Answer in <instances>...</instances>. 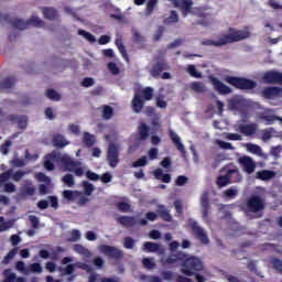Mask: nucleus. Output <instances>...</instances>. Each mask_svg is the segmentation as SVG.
Instances as JSON below:
<instances>
[{"label":"nucleus","mask_w":282,"mask_h":282,"mask_svg":"<svg viewBox=\"0 0 282 282\" xmlns=\"http://www.w3.org/2000/svg\"><path fill=\"white\" fill-rule=\"evenodd\" d=\"M187 73L193 78H202V73L197 72V68H195V65L193 64L187 65Z\"/></svg>","instance_id":"8fccbe9b"},{"label":"nucleus","mask_w":282,"mask_h":282,"mask_svg":"<svg viewBox=\"0 0 282 282\" xmlns=\"http://www.w3.org/2000/svg\"><path fill=\"white\" fill-rule=\"evenodd\" d=\"M191 87L193 91H196V94H204V91H206V87H204V84L199 82L192 83Z\"/></svg>","instance_id":"3c124183"},{"label":"nucleus","mask_w":282,"mask_h":282,"mask_svg":"<svg viewBox=\"0 0 282 282\" xmlns=\"http://www.w3.org/2000/svg\"><path fill=\"white\" fill-rule=\"evenodd\" d=\"M42 12L44 19H47L48 21H56V19H58V11L52 7H44Z\"/></svg>","instance_id":"a878e982"},{"label":"nucleus","mask_w":282,"mask_h":282,"mask_svg":"<svg viewBox=\"0 0 282 282\" xmlns=\"http://www.w3.org/2000/svg\"><path fill=\"white\" fill-rule=\"evenodd\" d=\"M225 170H227V174L229 175L231 184H237V182H241V180L243 178L241 176V172H239V167H237V165L232 163L225 167Z\"/></svg>","instance_id":"ddd939ff"},{"label":"nucleus","mask_w":282,"mask_h":282,"mask_svg":"<svg viewBox=\"0 0 282 282\" xmlns=\"http://www.w3.org/2000/svg\"><path fill=\"white\" fill-rule=\"evenodd\" d=\"M274 175H275L274 171H270V170H262L256 173L257 180H261L262 182H268L269 180H272Z\"/></svg>","instance_id":"bb28decb"},{"label":"nucleus","mask_w":282,"mask_h":282,"mask_svg":"<svg viewBox=\"0 0 282 282\" xmlns=\"http://www.w3.org/2000/svg\"><path fill=\"white\" fill-rule=\"evenodd\" d=\"M117 208L120 213H129V210H131V205L129 203L119 202L117 203Z\"/></svg>","instance_id":"5fc2aeb1"},{"label":"nucleus","mask_w":282,"mask_h":282,"mask_svg":"<svg viewBox=\"0 0 282 282\" xmlns=\"http://www.w3.org/2000/svg\"><path fill=\"white\" fill-rule=\"evenodd\" d=\"M10 147H12V141L7 140L1 147L0 151L3 155H8L10 153Z\"/></svg>","instance_id":"052dcab7"},{"label":"nucleus","mask_w":282,"mask_h":282,"mask_svg":"<svg viewBox=\"0 0 282 282\" xmlns=\"http://www.w3.org/2000/svg\"><path fill=\"white\" fill-rule=\"evenodd\" d=\"M83 186H84L85 195H87L89 197V195H91L94 193V184L85 181L83 183Z\"/></svg>","instance_id":"680f3d73"},{"label":"nucleus","mask_w":282,"mask_h":282,"mask_svg":"<svg viewBox=\"0 0 282 282\" xmlns=\"http://www.w3.org/2000/svg\"><path fill=\"white\" fill-rule=\"evenodd\" d=\"M272 131H273L272 128L262 130L263 142H267V140H270L272 138Z\"/></svg>","instance_id":"338daca9"},{"label":"nucleus","mask_w":282,"mask_h":282,"mask_svg":"<svg viewBox=\"0 0 282 282\" xmlns=\"http://www.w3.org/2000/svg\"><path fill=\"white\" fill-rule=\"evenodd\" d=\"M11 25L15 30H28L30 25H33V28H43L45 22H43L39 17L32 15L26 22L22 19H14L11 21Z\"/></svg>","instance_id":"20e7f679"},{"label":"nucleus","mask_w":282,"mask_h":282,"mask_svg":"<svg viewBox=\"0 0 282 282\" xmlns=\"http://www.w3.org/2000/svg\"><path fill=\"white\" fill-rule=\"evenodd\" d=\"M246 148L249 153H252L253 155H259V158H263V150H261V147L254 143H247Z\"/></svg>","instance_id":"2f4dec72"},{"label":"nucleus","mask_w":282,"mask_h":282,"mask_svg":"<svg viewBox=\"0 0 282 282\" xmlns=\"http://www.w3.org/2000/svg\"><path fill=\"white\" fill-rule=\"evenodd\" d=\"M247 210L249 213H261V210H265V200L259 195L250 196L247 199Z\"/></svg>","instance_id":"423d86ee"},{"label":"nucleus","mask_w":282,"mask_h":282,"mask_svg":"<svg viewBox=\"0 0 282 282\" xmlns=\"http://www.w3.org/2000/svg\"><path fill=\"white\" fill-rule=\"evenodd\" d=\"M149 100H153V88L145 87L141 90V94L135 93L131 101L132 111L140 113L144 109V101Z\"/></svg>","instance_id":"7ed1b4c3"},{"label":"nucleus","mask_w":282,"mask_h":282,"mask_svg":"<svg viewBox=\"0 0 282 282\" xmlns=\"http://www.w3.org/2000/svg\"><path fill=\"white\" fill-rule=\"evenodd\" d=\"M169 69L170 67L166 59H160L152 65L150 74L152 78H160V76H162V72H166Z\"/></svg>","instance_id":"9b49d317"},{"label":"nucleus","mask_w":282,"mask_h":282,"mask_svg":"<svg viewBox=\"0 0 282 282\" xmlns=\"http://www.w3.org/2000/svg\"><path fill=\"white\" fill-rule=\"evenodd\" d=\"M170 139L172 140L174 147L182 153V155H186V149L184 148V143H182V139L177 135L176 132L170 130Z\"/></svg>","instance_id":"a211bd4d"},{"label":"nucleus","mask_w":282,"mask_h":282,"mask_svg":"<svg viewBox=\"0 0 282 282\" xmlns=\"http://www.w3.org/2000/svg\"><path fill=\"white\" fill-rule=\"evenodd\" d=\"M19 252V247H14L13 249H11L4 257V259L2 260V263H4L6 265H8V263H10V261H12L13 257H17Z\"/></svg>","instance_id":"37998d69"},{"label":"nucleus","mask_w":282,"mask_h":282,"mask_svg":"<svg viewBox=\"0 0 282 282\" xmlns=\"http://www.w3.org/2000/svg\"><path fill=\"white\" fill-rule=\"evenodd\" d=\"M10 272H12L11 269H6L3 271V276H6V278L2 282H14V281H17V273H10Z\"/></svg>","instance_id":"a18cd8bd"},{"label":"nucleus","mask_w":282,"mask_h":282,"mask_svg":"<svg viewBox=\"0 0 282 282\" xmlns=\"http://www.w3.org/2000/svg\"><path fill=\"white\" fill-rule=\"evenodd\" d=\"M192 232L194 234V237L200 241L204 246H208L210 240H208V234H206V230L199 226V224L195 220L189 221L188 224Z\"/></svg>","instance_id":"0eeeda50"},{"label":"nucleus","mask_w":282,"mask_h":282,"mask_svg":"<svg viewBox=\"0 0 282 282\" xmlns=\"http://www.w3.org/2000/svg\"><path fill=\"white\" fill-rule=\"evenodd\" d=\"M67 241L69 243H75V241H80V230L73 229L70 231V237L67 238Z\"/></svg>","instance_id":"49530a36"},{"label":"nucleus","mask_w":282,"mask_h":282,"mask_svg":"<svg viewBox=\"0 0 282 282\" xmlns=\"http://www.w3.org/2000/svg\"><path fill=\"white\" fill-rule=\"evenodd\" d=\"M83 142L86 144V147L91 148L93 144H96V138L91 133L85 132Z\"/></svg>","instance_id":"79ce46f5"},{"label":"nucleus","mask_w":282,"mask_h":282,"mask_svg":"<svg viewBox=\"0 0 282 282\" xmlns=\"http://www.w3.org/2000/svg\"><path fill=\"white\" fill-rule=\"evenodd\" d=\"M187 183H188V177L184 175H180L176 177V181H175L176 186H184Z\"/></svg>","instance_id":"774afa93"},{"label":"nucleus","mask_w":282,"mask_h":282,"mask_svg":"<svg viewBox=\"0 0 282 282\" xmlns=\"http://www.w3.org/2000/svg\"><path fill=\"white\" fill-rule=\"evenodd\" d=\"M212 85H214V88L216 89V91H218L220 96H228V94H232V88L228 87L216 77L212 79Z\"/></svg>","instance_id":"2eb2a0df"},{"label":"nucleus","mask_w":282,"mask_h":282,"mask_svg":"<svg viewBox=\"0 0 282 282\" xmlns=\"http://www.w3.org/2000/svg\"><path fill=\"white\" fill-rule=\"evenodd\" d=\"M238 164L242 167L243 172L248 175H252L257 170V163L251 156L243 155L238 159Z\"/></svg>","instance_id":"1a4fd4ad"},{"label":"nucleus","mask_w":282,"mask_h":282,"mask_svg":"<svg viewBox=\"0 0 282 282\" xmlns=\"http://www.w3.org/2000/svg\"><path fill=\"white\" fill-rule=\"evenodd\" d=\"M273 269L279 273L282 274V260L279 258H274L272 260Z\"/></svg>","instance_id":"bf43d9fd"},{"label":"nucleus","mask_w":282,"mask_h":282,"mask_svg":"<svg viewBox=\"0 0 282 282\" xmlns=\"http://www.w3.org/2000/svg\"><path fill=\"white\" fill-rule=\"evenodd\" d=\"M78 34L79 36H84V39H86V41H88L89 43H96V36H94V34L85 30H78Z\"/></svg>","instance_id":"de8ad7c7"},{"label":"nucleus","mask_w":282,"mask_h":282,"mask_svg":"<svg viewBox=\"0 0 282 282\" xmlns=\"http://www.w3.org/2000/svg\"><path fill=\"white\" fill-rule=\"evenodd\" d=\"M62 182L68 186V188H72L74 186L75 181H74V175L72 174H66L62 177Z\"/></svg>","instance_id":"864d4df0"},{"label":"nucleus","mask_w":282,"mask_h":282,"mask_svg":"<svg viewBox=\"0 0 282 282\" xmlns=\"http://www.w3.org/2000/svg\"><path fill=\"white\" fill-rule=\"evenodd\" d=\"M156 214L162 219V221H167V223L173 221V216L171 215V210H169V208H166V206L164 205H158Z\"/></svg>","instance_id":"412c9836"},{"label":"nucleus","mask_w":282,"mask_h":282,"mask_svg":"<svg viewBox=\"0 0 282 282\" xmlns=\"http://www.w3.org/2000/svg\"><path fill=\"white\" fill-rule=\"evenodd\" d=\"M188 254L184 253L183 251H176L175 253H171L165 259V263L169 265H173V263H177V261H184Z\"/></svg>","instance_id":"4be33fe9"},{"label":"nucleus","mask_w":282,"mask_h":282,"mask_svg":"<svg viewBox=\"0 0 282 282\" xmlns=\"http://www.w3.org/2000/svg\"><path fill=\"white\" fill-rule=\"evenodd\" d=\"M118 155V145L110 143L108 147L107 161L111 169H116V166H118V162H120Z\"/></svg>","instance_id":"f8f14e48"},{"label":"nucleus","mask_w":282,"mask_h":282,"mask_svg":"<svg viewBox=\"0 0 282 282\" xmlns=\"http://www.w3.org/2000/svg\"><path fill=\"white\" fill-rule=\"evenodd\" d=\"M132 41L133 43H144V36H142L140 32L134 31L132 34Z\"/></svg>","instance_id":"69168bd1"},{"label":"nucleus","mask_w":282,"mask_h":282,"mask_svg":"<svg viewBox=\"0 0 282 282\" xmlns=\"http://www.w3.org/2000/svg\"><path fill=\"white\" fill-rule=\"evenodd\" d=\"M178 8L184 19H186L188 14L193 12V0H182V1L178 0Z\"/></svg>","instance_id":"6ab92c4d"},{"label":"nucleus","mask_w":282,"mask_h":282,"mask_svg":"<svg viewBox=\"0 0 282 282\" xmlns=\"http://www.w3.org/2000/svg\"><path fill=\"white\" fill-rule=\"evenodd\" d=\"M204 270V262L202 259L191 256L186 257L183 260L181 272L185 274V276H195L196 272H202Z\"/></svg>","instance_id":"f03ea898"},{"label":"nucleus","mask_w":282,"mask_h":282,"mask_svg":"<svg viewBox=\"0 0 282 282\" xmlns=\"http://www.w3.org/2000/svg\"><path fill=\"white\" fill-rule=\"evenodd\" d=\"M9 120H11V122H18L20 129L28 128V118H25V117H19V116L11 115L9 117Z\"/></svg>","instance_id":"473e14b6"},{"label":"nucleus","mask_w":282,"mask_h":282,"mask_svg":"<svg viewBox=\"0 0 282 282\" xmlns=\"http://www.w3.org/2000/svg\"><path fill=\"white\" fill-rule=\"evenodd\" d=\"M260 120H263L265 122V124H274V122H276V120H281V117L276 116V115H264V113H260L259 115Z\"/></svg>","instance_id":"c9c22d12"},{"label":"nucleus","mask_w":282,"mask_h":282,"mask_svg":"<svg viewBox=\"0 0 282 282\" xmlns=\"http://www.w3.org/2000/svg\"><path fill=\"white\" fill-rule=\"evenodd\" d=\"M116 46L118 47L121 56L126 59L129 61V55L127 54V47L124 46V43L122 42V39H117L115 41Z\"/></svg>","instance_id":"58836bf2"},{"label":"nucleus","mask_w":282,"mask_h":282,"mask_svg":"<svg viewBox=\"0 0 282 282\" xmlns=\"http://www.w3.org/2000/svg\"><path fill=\"white\" fill-rule=\"evenodd\" d=\"M230 33L223 34L218 36V40H204L202 45L205 47H225V45H230L232 43H239V41H246L250 37V32L229 29Z\"/></svg>","instance_id":"f257e3e1"},{"label":"nucleus","mask_w":282,"mask_h":282,"mask_svg":"<svg viewBox=\"0 0 282 282\" xmlns=\"http://www.w3.org/2000/svg\"><path fill=\"white\" fill-rule=\"evenodd\" d=\"M57 160L61 162L63 169L72 173L75 166H80V162L74 161L68 154H57Z\"/></svg>","instance_id":"9d476101"},{"label":"nucleus","mask_w":282,"mask_h":282,"mask_svg":"<svg viewBox=\"0 0 282 282\" xmlns=\"http://www.w3.org/2000/svg\"><path fill=\"white\" fill-rule=\"evenodd\" d=\"M143 250L145 252H158V251H160V243L147 241L143 245Z\"/></svg>","instance_id":"a19ab883"},{"label":"nucleus","mask_w":282,"mask_h":282,"mask_svg":"<svg viewBox=\"0 0 282 282\" xmlns=\"http://www.w3.org/2000/svg\"><path fill=\"white\" fill-rule=\"evenodd\" d=\"M200 208L203 210V219H208V213H210L212 208L208 192H204L200 196Z\"/></svg>","instance_id":"f3484780"},{"label":"nucleus","mask_w":282,"mask_h":282,"mask_svg":"<svg viewBox=\"0 0 282 282\" xmlns=\"http://www.w3.org/2000/svg\"><path fill=\"white\" fill-rule=\"evenodd\" d=\"M73 250L77 252V254H82V257H91L89 249L85 248L83 245H74Z\"/></svg>","instance_id":"4c0bfd02"},{"label":"nucleus","mask_w":282,"mask_h":282,"mask_svg":"<svg viewBox=\"0 0 282 282\" xmlns=\"http://www.w3.org/2000/svg\"><path fill=\"white\" fill-rule=\"evenodd\" d=\"M117 221L123 226V228H133V226L138 224V220H135L133 216H119Z\"/></svg>","instance_id":"5701e85b"},{"label":"nucleus","mask_w":282,"mask_h":282,"mask_svg":"<svg viewBox=\"0 0 282 282\" xmlns=\"http://www.w3.org/2000/svg\"><path fill=\"white\" fill-rule=\"evenodd\" d=\"M257 129L258 126L257 123H251V124H240L238 126L237 131H239V133H242V135H254V133H257Z\"/></svg>","instance_id":"aec40b11"},{"label":"nucleus","mask_w":282,"mask_h":282,"mask_svg":"<svg viewBox=\"0 0 282 282\" xmlns=\"http://www.w3.org/2000/svg\"><path fill=\"white\" fill-rule=\"evenodd\" d=\"M153 175L155 177V180H160L161 182H163L164 184H171V174H164V172L162 171V169H156L153 172Z\"/></svg>","instance_id":"cd10ccee"},{"label":"nucleus","mask_w":282,"mask_h":282,"mask_svg":"<svg viewBox=\"0 0 282 282\" xmlns=\"http://www.w3.org/2000/svg\"><path fill=\"white\" fill-rule=\"evenodd\" d=\"M107 67L113 76H118V74H120V68L118 67V64L109 62Z\"/></svg>","instance_id":"4d7b16f0"},{"label":"nucleus","mask_w":282,"mask_h":282,"mask_svg":"<svg viewBox=\"0 0 282 282\" xmlns=\"http://www.w3.org/2000/svg\"><path fill=\"white\" fill-rule=\"evenodd\" d=\"M135 246V240L131 237H126L123 240V248H127V250H133V247Z\"/></svg>","instance_id":"13d9d810"},{"label":"nucleus","mask_w":282,"mask_h":282,"mask_svg":"<svg viewBox=\"0 0 282 282\" xmlns=\"http://www.w3.org/2000/svg\"><path fill=\"white\" fill-rule=\"evenodd\" d=\"M226 83L235 87L236 89H254L257 87V82L243 77L228 76L226 77Z\"/></svg>","instance_id":"39448f33"},{"label":"nucleus","mask_w":282,"mask_h":282,"mask_svg":"<svg viewBox=\"0 0 282 282\" xmlns=\"http://www.w3.org/2000/svg\"><path fill=\"white\" fill-rule=\"evenodd\" d=\"M52 160H58V154L51 153L46 155V160L44 161V169L46 171H54V162Z\"/></svg>","instance_id":"c756f323"},{"label":"nucleus","mask_w":282,"mask_h":282,"mask_svg":"<svg viewBox=\"0 0 282 282\" xmlns=\"http://www.w3.org/2000/svg\"><path fill=\"white\" fill-rule=\"evenodd\" d=\"M36 193V187L32 184V181H25L21 188V194L26 197H32Z\"/></svg>","instance_id":"393cba45"},{"label":"nucleus","mask_w":282,"mask_h":282,"mask_svg":"<svg viewBox=\"0 0 282 282\" xmlns=\"http://www.w3.org/2000/svg\"><path fill=\"white\" fill-rule=\"evenodd\" d=\"M46 98H48L50 100H61V94H58L56 90L54 89H47L46 90Z\"/></svg>","instance_id":"603ef678"},{"label":"nucleus","mask_w":282,"mask_h":282,"mask_svg":"<svg viewBox=\"0 0 282 282\" xmlns=\"http://www.w3.org/2000/svg\"><path fill=\"white\" fill-rule=\"evenodd\" d=\"M216 184H217L218 188H224L225 186H228V184H231L230 183V176H229L227 170H226L225 175H220V176L217 177Z\"/></svg>","instance_id":"7c9ffc66"},{"label":"nucleus","mask_w":282,"mask_h":282,"mask_svg":"<svg viewBox=\"0 0 282 282\" xmlns=\"http://www.w3.org/2000/svg\"><path fill=\"white\" fill-rule=\"evenodd\" d=\"M14 83H17V78L14 76H10L1 82L0 87H2V89H12V87H14Z\"/></svg>","instance_id":"ea45409f"},{"label":"nucleus","mask_w":282,"mask_h":282,"mask_svg":"<svg viewBox=\"0 0 282 282\" xmlns=\"http://www.w3.org/2000/svg\"><path fill=\"white\" fill-rule=\"evenodd\" d=\"M76 268H80L82 270H86L87 269V264L77 262L75 264H67L64 269L63 272L66 275H72L74 274V270H76Z\"/></svg>","instance_id":"c85d7f7f"},{"label":"nucleus","mask_w":282,"mask_h":282,"mask_svg":"<svg viewBox=\"0 0 282 282\" xmlns=\"http://www.w3.org/2000/svg\"><path fill=\"white\" fill-rule=\"evenodd\" d=\"M155 6H158V0H149L147 3L145 14L151 17L153 14V10H155Z\"/></svg>","instance_id":"09e8293b"},{"label":"nucleus","mask_w":282,"mask_h":282,"mask_svg":"<svg viewBox=\"0 0 282 282\" xmlns=\"http://www.w3.org/2000/svg\"><path fill=\"white\" fill-rule=\"evenodd\" d=\"M12 177V170H8L7 172H3L0 174V184H4V182H8Z\"/></svg>","instance_id":"0e129e2a"},{"label":"nucleus","mask_w":282,"mask_h":282,"mask_svg":"<svg viewBox=\"0 0 282 282\" xmlns=\"http://www.w3.org/2000/svg\"><path fill=\"white\" fill-rule=\"evenodd\" d=\"M25 172L17 171L15 173L12 172L11 180H13V182H21V180H23Z\"/></svg>","instance_id":"e2e57ef3"},{"label":"nucleus","mask_w":282,"mask_h":282,"mask_svg":"<svg viewBox=\"0 0 282 282\" xmlns=\"http://www.w3.org/2000/svg\"><path fill=\"white\" fill-rule=\"evenodd\" d=\"M52 142L55 149H65V147L69 144V141H67L63 134L53 135Z\"/></svg>","instance_id":"b1692460"},{"label":"nucleus","mask_w":282,"mask_h":282,"mask_svg":"<svg viewBox=\"0 0 282 282\" xmlns=\"http://www.w3.org/2000/svg\"><path fill=\"white\" fill-rule=\"evenodd\" d=\"M139 140H147V138H149V131H151V128H149V126H147V123L141 122L139 128Z\"/></svg>","instance_id":"72a5a7b5"},{"label":"nucleus","mask_w":282,"mask_h":282,"mask_svg":"<svg viewBox=\"0 0 282 282\" xmlns=\"http://www.w3.org/2000/svg\"><path fill=\"white\" fill-rule=\"evenodd\" d=\"M263 82L268 85H272L274 83H279L280 85H282V73H279L276 70H269L264 73Z\"/></svg>","instance_id":"4468645a"},{"label":"nucleus","mask_w":282,"mask_h":282,"mask_svg":"<svg viewBox=\"0 0 282 282\" xmlns=\"http://www.w3.org/2000/svg\"><path fill=\"white\" fill-rule=\"evenodd\" d=\"M80 193L78 191L66 189L63 192V197L66 202H76Z\"/></svg>","instance_id":"f704fd0d"},{"label":"nucleus","mask_w":282,"mask_h":282,"mask_svg":"<svg viewBox=\"0 0 282 282\" xmlns=\"http://www.w3.org/2000/svg\"><path fill=\"white\" fill-rule=\"evenodd\" d=\"M99 250L100 252H102V254H106V257H109V259H115V261H120V259L124 257V253L122 252V250L116 247H111L109 245H101L99 247Z\"/></svg>","instance_id":"6e6552de"},{"label":"nucleus","mask_w":282,"mask_h":282,"mask_svg":"<svg viewBox=\"0 0 282 282\" xmlns=\"http://www.w3.org/2000/svg\"><path fill=\"white\" fill-rule=\"evenodd\" d=\"M102 118L104 120H111V118H113V108H111V106H104Z\"/></svg>","instance_id":"c03bdc74"},{"label":"nucleus","mask_w":282,"mask_h":282,"mask_svg":"<svg viewBox=\"0 0 282 282\" xmlns=\"http://www.w3.org/2000/svg\"><path fill=\"white\" fill-rule=\"evenodd\" d=\"M282 88L276 86H269L262 90L263 98L267 100H272V98H276V96H281Z\"/></svg>","instance_id":"dca6fc26"},{"label":"nucleus","mask_w":282,"mask_h":282,"mask_svg":"<svg viewBox=\"0 0 282 282\" xmlns=\"http://www.w3.org/2000/svg\"><path fill=\"white\" fill-rule=\"evenodd\" d=\"M147 164H149L147 156H141L139 160L132 162V167L138 169L140 166H147Z\"/></svg>","instance_id":"6e6d98bb"},{"label":"nucleus","mask_w":282,"mask_h":282,"mask_svg":"<svg viewBox=\"0 0 282 282\" xmlns=\"http://www.w3.org/2000/svg\"><path fill=\"white\" fill-rule=\"evenodd\" d=\"M180 22V15L177 14V11L172 10L170 12V17L164 20V25H173V23Z\"/></svg>","instance_id":"e433bc0d"}]
</instances>
